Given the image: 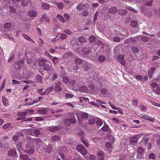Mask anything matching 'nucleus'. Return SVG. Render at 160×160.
<instances>
[{"label":"nucleus","mask_w":160,"mask_h":160,"mask_svg":"<svg viewBox=\"0 0 160 160\" xmlns=\"http://www.w3.org/2000/svg\"><path fill=\"white\" fill-rule=\"evenodd\" d=\"M70 119H66L64 120V123L67 125L69 124V123L74 124L76 122V120L75 119V114L73 112H70L69 113Z\"/></svg>","instance_id":"obj_1"},{"label":"nucleus","mask_w":160,"mask_h":160,"mask_svg":"<svg viewBox=\"0 0 160 160\" xmlns=\"http://www.w3.org/2000/svg\"><path fill=\"white\" fill-rule=\"evenodd\" d=\"M76 150L80 152L83 156H84L88 152L82 145H78L77 146Z\"/></svg>","instance_id":"obj_2"},{"label":"nucleus","mask_w":160,"mask_h":160,"mask_svg":"<svg viewBox=\"0 0 160 160\" xmlns=\"http://www.w3.org/2000/svg\"><path fill=\"white\" fill-rule=\"evenodd\" d=\"M144 151L143 148L141 147H139L138 148L137 152L138 154L137 155V158L141 159L142 158V155L144 152Z\"/></svg>","instance_id":"obj_3"},{"label":"nucleus","mask_w":160,"mask_h":160,"mask_svg":"<svg viewBox=\"0 0 160 160\" xmlns=\"http://www.w3.org/2000/svg\"><path fill=\"white\" fill-rule=\"evenodd\" d=\"M53 89V86H50L47 88L44 92H41V95H48L52 92Z\"/></svg>","instance_id":"obj_4"},{"label":"nucleus","mask_w":160,"mask_h":160,"mask_svg":"<svg viewBox=\"0 0 160 160\" xmlns=\"http://www.w3.org/2000/svg\"><path fill=\"white\" fill-rule=\"evenodd\" d=\"M98 160H103L104 158L103 152L102 151H98L97 155Z\"/></svg>","instance_id":"obj_5"},{"label":"nucleus","mask_w":160,"mask_h":160,"mask_svg":"<svg viewBox=\"0 0 160 160\" xmlns=\"http://www.w3.org/2000/svg\"><path fill=\"white\" fill-rule=\"evenodd\" d=\"M58 151L59 152V154L60 156L63 159L64 157V155L63 153H62L61 152L62 151H64V152H66L68 151L66 147H60L58 148Z\"/></svg>","instance_id":"obj_6"},{"label":"nucleus","mask_w":160,"mask_h":160,"mask_svg":"<svg viewBox=\"0 0 160 160\" xmlns=\"http://www.w3.org/2000/svg\"><path fill=\"white\" fill-rule=\"evenodd\" d=\"M24 63V61L22 60L18 61L17 62H16L14 64L15 68L16 69L19 68Z\"/></svg>","instance_id":"obj_7"},{"label":"nucleus","mask_w":160,"mask_h":160,"mask_svg":"<svg viewBox=\"0 0 160 160\" xmlns=\"http://www.w3.org/2000/svg\"><path fill=\"white\" fill-rule=\"evenodd\" d=\"M48 110V108H44L38 110L37 112L41 114L44 115L47 113Z\"/></svg>","instance_id":"obj_8"},{"label":"nucleus","mask_w":160,"mask_h":160,"mask_svg":"<svg viewBox=\"0 0 160 160\" xmlns=\"http://www.w3.org/2000/svg\"><path fill=\"white\" fill-rule=\"evenodd\" d=\"M141 118L145 120H148L152 122H154L155 119V118L150 117L147 114H144L142 115Z\"/></svg>","instance_id":"obj_9"},{"label":"nucleus","mask_w":160,"mask_h":160,"mask_svg":"<svg viewBox=\"0 0 160 160\" xmlns=\"http://www.w3.org/2000/svg\"><path fill=\"white\" fill-rule=\"evenodd\" d=\"M28 16L30 17H36L38 15V13L35 10H30L28 13Z\"/></svg>","instance_id":"obj_10"},{"label":"nucleus","mask_w":160,"mask_h":160,"mask_svg":"<svg viewBox=\"0 0 160 160\" xmlns=\"http://www.w3.org/2000/svg\"><path fill=\"white\" fill-rule=\"evenodd\" d=\"M27 112H20L18 113V115L19 116L17 119L18 120H23L25 118V116L26 115Z\"/></svg>","instance_id":"obj_11"},{"label":"nucleus","mask_w":160,"mask_h":160,"mask_svg":"<svg viewBox=\"0 0 160 160\" xmlns=\"http://www.w3.org/2000/svg\"><path fill=\"white\" fill-rule=\"evenodd\" d=\"M61 85V82H58V83L55 84V86L54 88V90L55 92H60L62 90L61 88L60 85Z\"/></svg>","instance_id":"obj_12"},{"label":"nucleus","mask_w":160,"mask_h":160,"mask_svg":"<svg viewBox=\"0 0 160 160\" xmlns=\"http://www.w3.org/2000/svg\"><path fill=\"white\" fill-rule=\"evenodd\" d=\"M136 39H137V38H136V37L128 38L125 40V43L128 44L133 43L136 41Z\"/></svg>","instance_id":"obj_13"},{"label":"nucleus","mask_w":160,"mask_h":160,"mask_svg":"<svg viewBox=\"0 0 160 160\" xmlns=\"http://www.w3.org/2000/svg\"><path fill=\"white\" fill-rule=\"evenodd\" d=\"M34 142L36 144L37 147L40 148L42 144V142L40 139L38 138L34 140Z\"/></svg>","instance_id":"obj_14"},{"label":"nucleus","mask_w":160,"mask_h":160,"mask_svg":"<svg viewBox=\"0 0 160 160\" xmlns=\"http://www.w3.org/2000/svg\"><path fill=\"white\" fill-rule=\"evenodd\" d=\"M136 38H137V40H140L141 39L142 41L144 42H147L148 40V38L147 37L143 36H138L136 37Z\"/></svg>","instance_id":"obj_15"},{"label":"nucleus","mask_w":160,"mask_h":160,"mask_svg":"<svg viewBox=\"0 0 160 160\" xmlns=\"http://www.w3.org/2000/svg\"><path fill=\"white\" fill-rule=\"evenodd\" d=\"M106 149L110 152L112 151V148L111 143L110 142H107L106 144Z\"/></svg>","instance_id":"obj_16"},{"label":"nucleus","mask_w":160,"mask_h":160,"mask_svg":"<svg viewBox=\"0 0 160 160\" xmlns=\"http://www.w3.org/2000/svg\"><path fill=\"white\" fill-rule=\"evenodd\" d=\"M47 129L51 132H53L58 130V128L57 126H52L48 128Z\"/></svg>","instance_id":"obj_17"},{"label":"nucleus","mask_w":160,"mask_h":160,"mask_svg":"<svg viewBox=\"0 0 160 160\" xmlns=\"http://www.w3.org/2000/svg\"><path fill=\"white\" fill-rule=\"evenodd\" d=\"M42 8L44 10H48L50 8V6L47 3H43L41 5Z\"/></svg>","instance_id":"obj_18"},{"label":"nucleus","mask_w":160,"mask_h":160,"mask_svg":"<svg viewBox=\"0 0 160 160\" xmlns=\"http://www.w3.org/2000/svg\"><path fill=\"white\" fill-rule=\"evenodd\" d=\"M85 4L81 3L77 6L76 8L77 10L80 11L84 9L85 7Z\"/></svg>","instance_id":"obj_19"},{"label":"nucleus","mask_w":160,"mask_h":160,"mask_svg":"<svg viewBox=\"0 0 160 160\" xmlns=\"http://www.w3.org/2000/svg\"><path fill=\"white\" fill-rule=\"evenodd\" d=\"M44 20H45L47 22H48L49 21L48 18L47 17L46 14H43L42 17L40 18V21H43Z\"/></svg>","instance_id":"obj_20"},{"label":"nucleus","mask_w":160,"mask_h":160,"mask_svg":"<svg viewBox=\"0 0 160 160\" xmlns=\"http://www.w3.org/2000/svg\"><path fill=\"white\" fill-rule=\"evenodd\" d=\"M109 11L110 13L112 14L116 13L118 11L117 8L114 7L111 8L109 9Z\"/></svg>","instance_id":"obj_21"},{"label":"nucleus","mask_w":160,"mask_h":160,"mask_svg":"<svg viewBox=\"0 0 160 160\" xmlns=\"http://www.w3.org/2000/svg\"><path fill=\"white\" fill-rule=\"evenodd\" d=\"M52 68V63H50L49 64H46L43 67V69L47 71H49Z\"/></svg>","instance_id":"obj_22"},{"label":"nucleus","mask_w":160,"mask_h":160,"mask_svg":"<svg viewBox=\"0 0 160 160\" xmlns=\"http://www.w3.org/2000/svg\"><path fill=\"white\" fill-rule=\"evenodd\" d=\"M138 141V138L137 137H133L130 139V143L131 144H134Z\"/></svg>","instance_id":"obj_23"},{"label":"nucleus","mask_w":160,"mask_h":160,"mask_svg":"<svg viewBox=\"0 0 160 160\" xmlns=\"http://www.w3.org/2000/svg\"><path fill=\"white\" fill-rule=\"evenodd\" d=\"M118 60L120 61L119 62L122 65H124L125 63L124 61H123L124 58V56L122 55H120L118 57Z\"/></svg>","instance_id":"obj_24"},{"label":"nucleus","mask_w":160,"mask_h":160,"mask_svg":"<svg viewBox=\"0 0 160 160\" xmlns=\"http://www.w3.org/2000/svg\"><path fill=\"white\" fill-rule=\"evenodd\" d=\"M2 103L5 106H8L9 105L8 101V100L4 96H2Z\"/></svg>","instance_id":"obj_25"},{"label":"nucleus","mask_w":160,"mask_h":160,"mask_svg":"<svg viewBox=\"0 0 160 160\" xmlns=\"http://www.w3.org/2000/svg\"><path fill=\"white\" fill-rule=\"evenodd\" d=\"M21 160H31L27 155L25 154H21L20 156Z\"/></svg>","instance_id":"obj_26"},{"label":"nucleus","mask_w":160,"mask_h":160,"mask_svg":"<svg viewBox=\"0 0 160 160\" xmlns=\"http://www.w3.org/2000/svg\"><path fill=\"white\" fill-rule=\"evenodd\" d=\"M155 70V69L154 68H152L148 72V76L150 78H152V74L154 73Z\"/></svg>","instance_id":"obj_27"},{"label":"nucleus","mask_w":160,"mask_h":160,"mask_svg":"<svg viewBox=\"0 0 160 160\" xmlns=\"http://www.w3.org/2000/svg\"><path fill=\"white\" fill-rule=\"evenodd\" d=\"M79 115L83 119L87 118L88 116L87 113L84 112H80L79 114Z\"/></svg>","instance_id":"obj_28"},{"label":"nucleus","mask_w":160,"mask_h":160,"mask_svg":"<svg viewBox=\"0 0 160 160\" xmlns=\"http://www.w3.org/2000/svg\"><path fill=\"white\" fill-rule=\"evenodd\" d=\"M80 91L83 92H87L88 88L87 87L85 86H82L79 88Z\"/></svg>","instance_id":"obj_29"},{"label":"nucleus","mask_w":160,"mask_h":160,"mask_svg":"<svg viewBox=\"0 0 160 160\" xmlns=\"http://www.w3.org/2000/svg\"><path fill=\"white\" fill-rule=\"evenodd\" d=\"M46 62L47 60L45 59L44 58L42 59L39 62V66H42L44 65Z\"/></svg>","instance_id":"obj_30"},{"label":"nucleus","mask_w":160,"mask_h":160,"mask_svg":"<svg viewBox=\"0 0 160 160\" xmlns=\"http://www.w3.org/2000/svg\"><path fill=\"white\" fill-rule=\"evenodd\" d=\"M118 12L119 14L123 15L127 13V11L125 9H120L118 10Z\"/></svg>","instance_id":"obj_31"},{"label":"nucleus","mask_w":160,"mask_h":160,"mask_svg":"<svg viewBox=\"0 0 160 160\" xmlns=\"http://www.w3.org/2000/svg\"><path fill=\"white\" fill-rule=\"evenodd\" d=\"M131 25L132 28H136L137 26L138 22L135 20L132 21L131 22Z\"/></svg>","instance_id":"obj_32"},{"label":"nucleus","mask_w":160,"mask_h":160,"mask_svg":"<svg viewBox=\"0 0 160 160\" xmlns=\"http://www.w3.org/2000/svg\"><path fill=\"white\" fill-rule=\"evenodd\" d=\"M38 102V101L35 100L32 102H29L28 103H26L25 104L24 106H30V105H32L34 104L37 103Z\"/></svg>","instance_id":"obj_33"},{"label":"nucleus","mask_w":160,"mask_h":160,"mask_svg":"<svg viewBox=\"0 0 160 160\" xmlns=\"http://www.w3.org/2000/svg\"><path fill=\"white\" fill-rule=\"evenodd\" d=\"M59 137L57 135L53 136L52 137V140L53 142L57 141L59 140Z\"/></svg>","instance_id":"obj_34"},{"label":"nucleus","mask_w":160,"mask_h":160,"mask_svg":"<svg viewBox=\"0 0 160 160\" xmlns=\"http://www.w3.org/2000/svg\"><path fill=\"white\" fill-rule=\"evenodd\" d=\"M57 6L59 9L62 10L64 7V4L62 2H59L57 4Z\"/></svg>","instance_id":"obj_35"},{"label":"nucleus","mask_w":160,"mask_h":160,"mask_svg":"<svg viewBox=\"0 0 160 160\" xmlns=\"http://www.w3.org/2000/svg\"><path fill=\"white\" fill-rule=\"evenodd\" d=\"M75 63L76 64H80L82 62V61L80 58H76L74 61Z\"/></svg>","instance_id":"obj_36"},{"label":"nucleus","mask_w":160,"mask_h":160,"mask_svg":"<svg viewBox=\"0 0 160 160\" xmlns=\"http://www.w3.org/2000/svg\"><path fill=\"white\" fill-rule=\"evenodd\" d=\"M30 1L29 0H22V1L21 4L24 7L27 5L28 3Z\"/></svg>","instance_id":"obj_37"},{"label":"nucleus","mask_w":160,"mask_h":160,"mask_svg":"<svg viewBox=\"0 0 160 160\" xmlns=\"http://www.w3.org/2000/svg\"><path fill=\"white\" fill-rule=\"evenodd\" d=\"M138 100L137 99H134L132 101V105L133 106H136L138 105Z\"/></svg>","instance_id":"obj_38"},{"label":"nucleus","mask_w":160,"mask_h":160,"mask_svg":"<svg viewBox=\"0 0 160 160\" xmlns=\"http://www.w3.org/2000/svg\"><path fill=\"white\" fill-rule=\"evenodd\" d=\"M57 17L61 22L63 23L65 22V20L60 15L58 14L57 15Z\"/></svg>","instance_id":"obj_39"},{"label":"nucleus","mask_w":160,"mask_h":160,"mask_svg":"<svg viewBox=\"0 0 160 160\" xmlns=\"http://www.w3.org/2000/svg\"><path fill=\"white\" fill-rule=\"evenodd\" d=\"M96 124L99 126H101L102 125L103 122L101 119L98 118L97 120Z\"/></svg>","instance_id":"obj_40"},{"label":"nucleus","mask_w":160,"mask_h":160,"mask_svg":"<svg viewBox=\"0 0 160 160\" xmlns=\"http://www.w3.org/2000/svg\"><path fill=\"white\" fill-rule=\"evenodd\" d=\"M151 86L153 88V91H154L157 89V88L158 87L159 85L157 84L156 83H153L151 84Z\"/></svg>","instance_id":"obj_41"},{"label":"nucleus","mask_w":160,"mask_h":160,"mask_svg":"<svg viewBox=\"0 0 160 160\" xmlns=\"http://www.w3.org/2000/svg\"><path fill=\"white\" fill-rule=\"evenodd\" d=\"M73 95L71 93H65V97L66 98H70L73 97Z\"/></svg>","instance_id":"obj_42"},{"label":"nucleus","mask_w":160,"mask_h":160,"mask_svg":"<svg viewBox=\"0 0 160 160\" xmlns=\"http://www.w3.org/2000/svg\"><path fill=\"white\" fill-rule=\"evenodd\" d=\"M10 126V123H7L4 124L2 126V128L3 129H6Z\"/></svg>","instance_id":"obj_43"},{"label":"nucleus","mask_w":160,"mask_h":160,"mask_svg":"<svg viewBox=\"0 0 160 160\" xmlns=\"http://www.w3.org/2000/svg\"><path fill=\"white\" fill-rule=\"evenodd\" d=\"M34 147L32 146L27 152L29 153H32L34 152Z\"/></svg>","instance_id":"obj_44"},{"label":"nucleus","mask_w":160,"mask_h":160,"mask_svg":"<svg viewBox=\"0 0 160 160\" xmlns=\"http://www.w3.org/2000/svg\"><path fill=\"white\" fill-rule=\"evenodd\" d=\"M108 103L110 106L112 108V109L115 110H117L118 108L116 107L115 105L112 103L111 102L109 101L108 102Z\"/></svg>","instance_id":"obj_45"},{"label":"nucleus","mask_w":160,"mask_h":160,"mask_svg":"<svg viewBox=\"0 0 160 160\" xmlns=\"http://www.w3.org/2000/svg\"><path fill=\"white\" fill-rule=\"evenodd\" d=\"M83 67L85 70H87L89 67V64L87 62H85Z\"/></svg>","instance_id":"obj_46"},{"label":"nucleus","mask_w":160,"mask_h":160,"mask_svg":"<svg viewBox=\"0 0 160 160\" xmlns=\"http://www.w3.org/2000/svg\"><path fill=\"white\" fill-rule=\"evenodd\" d=\"M52 61L53 63L54 64H57L58 62V58L56 57H54L53 58Z\"/></svg>","instance_id":"obj_47"},{"label":"nucleus","mask_w":160,"mask_h":160,"mask_svg":"<svg viewBox=\"0 0 160 160\" xmlns=\"http://www.w3.org/2000/svg\"><path fill=\"white\" fill-rule=\"evenodd\" d=\"M64 32L66 34L69 35H71L72 34V33L68 29L65 30L64 31Z\"/></svg>","instance_id":"obj_48"},{"label":"nucleus","mask_w":160,"mask_h":160,"mask_svg":"<svg viewBox=\"0 0 160 160\" xmlns=\"http://www.w3.org/2000/svg\"><path fill=\"white\" fill-rule=\"evenodd\" d=\"M127 8L130 11H132V12H135V13H137L138 12L137 10H136L133 9V8H132L131 7H128Z\"/></svg>","instance_id":"obj_49"},{"label":"nucleus","mask_w":160,"mask_h":160,"mask_svg":"<svg viewBox=\"0 0 160 160\" xmlns=\"http://www.w3.org/2000/svg\"><path fill=\"white\" fill-rule=\"evenodd\" d=\"M78 40L80 42H86L85 39L83 37H80L78 38Z\"/></svg>","instance_id":"obj_50"},{"label":"nucleus","mask_w":160,"mask_h":160,"mask_svg":"<svg viewBox=\"0 0 160 160\" xmlns=\"http://www.w3.org/2000/svg\"><path fill=\"white\" fill-rule=\"evenodd\" d=\"M6 82V79H4L1 85V87L0 88V90H2L5 87V83Z\"/></svg>","instance_id":"obj_51"},{"label":"nucleus","mask_w":160,"mask_h":160,"mask_svg":"<svg viewBox=\"0 0 160 160\" xmlns=\"http://www.w3.org/2000/svg\"><path fill=\"white\" fill-rule=\"evenodd\" d=\"M89 40L91 42H93L95 41V37L94 36H91L89 38Z\"/></svg>","instance_id":"obj_52"},{"label":"nucleus","mask_w":160,"mask_h":160,"mask_svg":"<svg viewBox=\"0 0 160 160\" xmlns=\"http://www.w3.org/2000/svg\"><path fill=\"white\" fill-rule=\"evenodd\" d=\"M108 127L107 125H104V126L102 128V131H106L108 130Z\"/></svg>","instance_id":"obj_53"},{"label":"nucleus","mask_w":160,"mask_h":160,"mask_svg":"<svg viewBox=\"0 0 160 160\" xmlns=\"http://www.w3.org/2000/svg\"><path fill=\"white\" fill-rule=\"evenodd\" d=\"M23 37L27 40L31 41V38H30L29 36H28V35H27L26 34H23Z\"/></svg>","instance_id":"obj_54"},{"label":"nucleus","mask_w":160,"mask_h":160,"mask_svg":"<svg viewBox=\"0 0 160 160\" xmlns=\"http://www.w3.org/2000/svg\"><path fill=\"white\" fill-rule=\"evenodd\" d=\"M72 140L70 139H68L66 141L65 140L64 142L67 144H70L72 143Z\"/></svg>","instance_id":"obj_55"},{"label":"nucleus","mask_w":160,"mask_h":160,"mask_svg":"<svg viewBox=\"0 0 160 160\" xmlns=\"http://www.w3.org/2000/svg\"><path fill=\"white\" fill-rule=\"evenodd\" d=\"M150 102L153 105H154V106H157L159 107H160V104H158V103L155 102H154V101H153L152 100H151L150 101Z\"/></svg>","instance_id":"obj_56"},{"label":"nucleus","mask_w":160,"mask_h":160,"mask_svg":"<svg viewBox=\"0 0 160 160\" xmlns=\"http://www.w3.org/2000/svg\"><path fill=\"white\" fill-rule=\"evenodd\" d=\"M152 0H150L149 1L146 2L145 3V5L147 6H151L152 4Z\"/></svg>","instance_id":"obj_57"},{"label":"nucleus","mask_w":160,"mask_h":160,"mask_svg":"<svg viewBox=\"0 0 160 160\" xmlns=\"http://www.w3.org/2000/svg\"><path fill=\"white\" fill-rule=\"evenodd\" d=\"M99 61L101 62H103L105 60V58L102 56H100L99 57Z\"/></svg>","instance_id":"obj_58"},{"label":"nucleus","mask_w":160,"mask_h":160,"mask_svg":"<svg viewBox=\"0 0 160 160\" xmlns=\"http://www.w3.org/2000/svg\"><path fill=\"white\" fill-rule=\"evenodd\" d=\"M34 134L35 136L38 135L40 134V131L38 129H35L34 131Z\"/></svg>","instance_id":"obj_59"},{"label":"nucleus","mask_w":160,"mask_h":160,"mask_svg":"<svg viewBox=\"0 0 160 160\" xmlns=\"http://www.w3.org/2000/svg\"><path fill=\"white\" fill-rule=\"evenodd\" d=\"M64 17L67 21H69L70 18V16L68 14L65 13L64 14Z\"/></svg>","instance_id":"obj_60"},{"label":"nucleus","mask_w":160,"mask_h":160,"mask_svg":"<svg viewBox=\"0 0 160 160\" xmlns=\"http://www.w3.org/2000/svg\"><path fill=\"white\" fill-rule=\"evenodd\" d=\"M95 121L94 119H90L89 120V123L90 125H93L95 123Z\"/></svg>","instance_id":"obj_61"},{"label":"nucleus","mask_w":160,"mask_h":160,"mask_svg":"<svg viewBox=\"0 0 160 160\" xmlns=\"http://www.w3.org/2000/svg\"><path fill=\"white\" fill-rule=\"evenodd\" d=\"M92 140L95 142L97 143L100 141V139L98 138H93Z\"/></svg>","instance_id":"obj_62"},{"label":"nucleus","mask_w":160,"mask_h":160,"mask_svg":"<svg viewBox=\"0 0 160 160\" xmlns=\"http://www.w3.org/2000/svg\"><path fill=\"white\" fill-rule=\"evenodd\" d=\"M82 14L84 16H87L88 14V12L86 10H84L82 12Z\"/></svg>","instance_id":"obj_63"},{"label":"nucleus","mask_w":160,"mask_h":160,"mask_svg":"<svg viewBox=\"0 0 160 160\" xmlns=\"http://www.w3.org/2000/svg\"><path fill=\"white\" fill-rule=\"evenodd\" d=\"M157 88V89H156V90L153 91L155 93H157L158 94L160 95V88H159V86Z\"/></svg>","instance_id":"obj_64"}]
</instances>
